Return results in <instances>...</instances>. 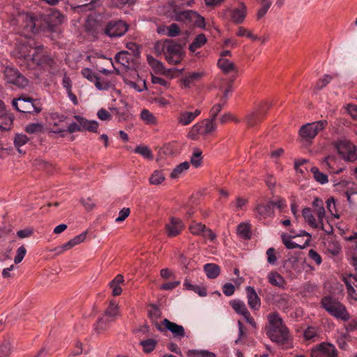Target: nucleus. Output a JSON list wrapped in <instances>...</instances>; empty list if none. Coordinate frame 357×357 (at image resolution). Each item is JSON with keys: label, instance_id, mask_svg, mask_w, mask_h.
Listing matches in <instances>:
<instances>
[{"label": "nucleus", "instance_id": "c85d7f7f", "mask_svg": "<svg viewBox=\"0 0 357 357\" xmlns=\"http://www.w3.org/2000/svg\"><path fill=\"white\" fill-rule=\"evenodd\" d=\"M124 282V278L122 275H117L109 284L112 289V295L114 296H119L122 293L121 284Z\"/></svg>", "mask_w": 357, "mask_h": 357}, {"label": "nucleus", "instance_id": "5fc2aeb1", "mask_svg": "<svg viewBox=\"0 0 357 357\" xmlns=\"http://www.w3.org/2000/svg\"><path fill=\"white\" fill-rule=\"evenodd\" d=\"M110 322L109 320H108L107 319H106V317H102L100 318L97 324H96V331L98 332V333H100L103 331H105L107 330L108 328H109V323Z\"/></svg>", "mask_w": 357, "mask_h": 357}, {"label": "nucleus", "instance_id": "39448f33", "mask_svg": "<svg viewBox=\"0 0 357 357\" xmlns=\"http://www.w3.org/2000/svg\"><path fill=\"white\" fill-rule=\"evenodd\" d=\"M33 63L48 71L50 74L55 75L58 72L56 62L49 55L43 52V47L38 46L31 58Z\"/></svg>", "mask_w": 357, "mask_h": 357}, {"label": "nucleus", "instance_id": "ddd939ff", "mask_svg": "<svg viewBox=\"0 0 357 357\" xmlns=\"http://www.w3.org/2000/svg\"><path fill=\"white\" fill-rule=\"evenodd\" d=\"M338 352L335 347L327 342H321L311 349V357H337Z\"/></svg>", "mask_w": 357, "mask_h": 357}, {"label": "nucleus", "instance_id": "5701e85b", "mask_svg": "<svg viewBox=\"0 0 357 357\" xmlns=\"http://www.w3.org/2000/svg\"><path fill=\"white\" fill-rule=\"evenodd\" d=\"M247 15V8L243 3H241L237 8L231 10V19L235 24H241Z\"/></svg>", "mask_w": 357, "mask_h": 357}, {"label": "nucleus", "instance_id": "a878e982", "mask_svg": "<svg viewBox=\"0 0 357 357\" xmlns=\"http://www.w3.org/2000/svg\"><path fill=\"white\" fill-rule=\"evenodd\" d=\"M312 204L314 208V211L319 220V222L321 223L324 222L326 214L323 200L321 198L315 197Z\"/></svg>", "mask_w": 357, "mask_h": 357}, {"label": "nucleus", "instance_id": "8fccbe9b", "mask_svg": "<svg viewBox=\"0 0 357 357\" xmlns=\"http://www.w3.org/2000/svg\"><path fill=\"white\" fill-rule=\"evenodd\" d=\"M167 40L158 41L154 45V52L158 56L165 55L166 47L167 46Z\"/></svg>", "mask_w": 357, "mask_h": 357}, {"label": "nucleus", "instance_id": "09e8293b", "mask_svg": "<svg viewBox=\"0 0 357 357\" xmlns=\"http://www.w3.org/2000/svg\"><path fill=\"white\" fill-rule=\"evenodd\" d=\"M205 227L206 226L201 222H192L189 229L192 234L201 236Z\"/></svg>", "mask_w": 357, "mask_h": 357}, {"label": "nucleus", "instance_id": "7c9ffc66", "mask_svg": "<svg viewBox=\"0 0 357 357\" xmlns=\"http://www.w3.org/2000/svg\"><path fill=\"white\" fill-rule=\"evenodd\" d=\"M336 162L337 159L335 158V156L328 155L324 159L322 165L324 167L328 168L331 172L334 174H339L340 172H342V169L340 167H335V165L336 164Z\"/></svg>", "mask_w": 357, "mask_h": 357}, {"label": "nucleus", "instance_id": "ea45409f", "mask_svg": "<svg viewBox=\"0 0 357 357\" xmlns=\"http://www.w3.org/2000/svg\"><path fill=\"white\" fill-rule=\"evenodd\" d=\"M311 172L313 174V177L316 181L320 184H326L328 182V176L319 171L317 167H312L310 169Z\"/></svg>", "mask_w": 357, "mask_h": 357}, {"label": "nucleus", "instance_id": "4c0bfd02", "mask_svg": "<svg viewBox=\"0 0 357 357\" xmlns=\"http://www.w3.org/2000/svg\"><path fill=\"white\" fill-rule=\"evenodd\" d=\"M190 167V163L187 161L181 162L177 165L171 172L170 177L172 178H178L184 172L187 171Z\"/></svg>", "mask_w": 357, "mask_h": 357}, {"label": "nucleus", "instance_id": "cd10ccee", "mask_svg": "<svg viewBox=\"0 0 357 357\" xmlns=\"http://www.w3.org/2000/svg\"><path fill=\"white\" fill-rule=\"evenodd\" d=\"M268 282L275 287L283 288L285 284L284 278L276 271H271L267 276Z\"/></svg>", "mask_w": 357, "mask_h": 357}, {"label": "nucleus", "instance_id": "9d476101", "mask_svg": "<svg viewBox=\"0 0 357 357\" xmlns=\"http://www.w3.org/2000/svg\"><path fill=\"white\" fill-rule=\"evenodd\" d=\"M165 58L169 64L179 63L183 59L182 46L173 40H167Z\"/></svg>", "mask_w": 357, "mask_h": 357}, {"label": "nucleus", "instance_id": "de8ad7c7", "mask_svg": "<svg viewBox=\"0 0 357 357\" xmlns=\"http://www.w3.org/2000/svg\"><path fill=\"white\" fill-rule=\"evenodd\" d=\"M189 23L193 24L199 28H204L205 26L204 18L196 11L194 12L192 17H190V21Z\"/></svg>", "mask_w": 357, "mask_h": 357}, {"label": "nucleus", "instance_id": "37998d69", "mask_svg": "<svg viewBox=\"0 0 357 357\" xmlns=\"http://www.w3.org/2000/svg\"><path fill=\"white\" fill-rule=\"evenodd\" d=\"M188 356L192 357H216V355L207 350H189Z\"/></svg>", "mask_w": 357, "mask_h": 357}, {"label": "nucleus", "instance_id": "c9c22d12", "mask_svg": "<svg viewBox=\"0 0 357 357\" xmlns=\"http://www.w3.org/2000/svg\"><path fill=\"white\" fill-rule=\"evenodd\" d=\"M206 41L207 40L204 34L200 33L197 35L189 46L190 51L195 52L197 50L204 46Z\"/></svg>", "mask_w": 357, "mask_h": 357}, {"label": "nucleus", "instance_id": "f704fd0d", "mask_svg": "<svg viewBox=\"0 0 357 357\" xmlns=\"http://www.w3.org/2000/svg\"><path fill=\"white\" fill-rule=\"evenodd\" d=\"M338 77L337 73H333L332 75L326 74L321 77L317 82L314 86L316 90L323 89L327 84H328L333 79Z\"/></svg>", "mask_w": 357, "mask_h": 357}, {"label": "nucleus", "instance_id": "13d9d810", "mask_svg": "<svg viewBox=\"0 0 357 357\" xmlns=\"http://www.w3.org/2000/svg\"><path fill=\"white\" fill-rule=\"evenodd\" d=\"M238 36H247L248 38L256 40L258 39V37L255 35H253L249 30L246 29L243 26H240L238 29V31L236 33Z\"/></svg>", "mask_w": 357, "mask_h": 357}, {"label": "nucleus", "instance_id": "4468645a", "mask_svg": "<svg viewBox=\"0 0 357 357\" xmlns=\"http://www.w3.org/2000/svg\"><path fill=\"white\" fill-rule=\"evenodd\" d=\"M128 24L122 20H112L109 22L105 29V33L110 38L121 37L128 31Z\"/></svg>", "mask_w": 357, "mask_h": 357}, {"label": "nucleus", "instance_id": "f3484780", "mask_svg": "<svg viewBox=\"0 0 357 357\" xmlns=\"http://www.w3.org/2000/svg\"><path fill=\"white\" fill-rule=\"evenodd\" d=\"M201 109H196L194 112L181 111L176 117L177 123L182 126L190 125L194 120L199 116Z\"/></svg>", "mask_w": 357, "mask_h": 357}, {"label": "nucleus", "instance_id": "dca6fc26", "mask_svg": "<svg viewBox=\"0 0 357 357\" xmlns=\"http://www.w3.org/2000/svg\"><path fill=\"white\" fill-rule=\"evenodd\" d=\"M270 107L268 102L260 103L257 107L249 114L246 117L247 123L249 126H254L259 123Z\"/></svg>", "mask_w": 357, "mask_h": 357}, {"label": "nucleus", "instance_id": "423d86ee", "mask_svg": "<svg viewBox=\"0 0 357 357\" xmlns=\"http://www.w3.org/2000/svg\"><path fill=\"white\" fill-rule=\"evenodd\" d=\"M12 105L17 111L22 113L38 114L41 111L39 102L26 95H22L18 98L13 99Z\"/></svg>", "mask_w": 357, "mask_h": 357}, {"label": "nucleus", "instance_id": "4d7b16f0", "mask_svg": "<svg viewBox=\"0 0 357 357\" xmlns=\"http://www.w3.org/2000/svg\"><path fill=\"white\" fill-rule=\"evenodd\" d=\"M141 119L147 123H154L155 121V116L148 110L143 109L140 114Z\"/></svg>", "mask_w": 357, "mask_h": 357}, {"label": "nucleus", "instance_id": "58836bf2", "mask_svg": "<svg viewBox=\"0 0 357 357\" xmlns=\"http://www.w3.org/2000/svg\"><path fill=\"white\" fill-rule=\"evenodd\" d=\"M158 341L153 338H149L147 340H144L140 342L139 344L142 347L143 351L146 354H149L152 352L156 345H157Z\"/></svg>", "mask_w": 357, "mask_h": 357}, {"label": "nucleus", "instance_id": "20e7f679", "mask_svg": "<svg viewBox=\"0 0 357 357\" xmlns=\"http://www.w3.org/2000/svg\"><path fill=\"white\" fill-rule=\"evenodd\" d=\"M20 19L24 33L27 36L40 30H43V24H45V22L41 18L40 13H25L20 16Z\"/></svg>", "mask_w": 357, "mask_h": 357}, {"label": "nucleus", "instance_id": "412c9836", "mask_svg": "<svg viewBox=\"0 0 357 357\" xmlns=\"http://www.w3.org/2000/svg\"><path fill=\"white\" fill-rule=\"evenodd\" d=\"M248 304L250 308L254 311L258 310L261 307V299L255 288L251 286L245 287Z\"/></svg>", "mask_w": 357, "mask_h": 357}, {"label": "nucleus", "instance_id": "603ef678", "mask_svg": "<svg viewBox=\"0 0 357 357\" xmlns=\"http://www.w3.org/2000/svg\"><path fill=\"white\" fill-rule=\"evenodd\" d=\"M29 138L24 134H17L15 135L14 139V144L17 147L18 151L22 152L20 147L27 143Z\"/></svg>", "mask_w": 357, "mask_h": 357}, {"label": "nucleus", "instance_id": "0e129e2a", "mask_svg": "<svg viewBox=\"0 0 357 357\" xmlns=\"http://www.w3.org/2000/svg\"><path fill=\"white\" fill-rule=\"evenodd\" d=\"M11 352V346L9 342H4L0 345V357H8Z\"/></svg>", "mask_w": 357, "mask_h": 357}, {"label": "nucleus", "instance_id": "c756f323", "mask_svg": "<svg viewBox=\"0 0 357 357\" xmlns=\"http://www.w3.org/2000/svg\"><path fill=\"white\" fill-rule=\"evenodd\" d=\"M204 76L203 72H192L186 75L182 82L185 87H189L192 83L201 79Z\"/></svg>", "mask_w": 357, "mask_h": 357}, {"label": "nucleus", "instance_id": "69168bd1", "mask_svg": "<svg viewBox=\"0 0 357 357\" xmlns=\"http://www.w3.org/2000/svg\"><path fill=\"white\" fill-rule=\"evenodd\" d=\"M180 33V29L176 24H172L167 28V35L169 37H175Z\"/></svg>", "mask_w": 357, "mask_h": 357}, {"label": "nucleus", "instance_id": "0eeeda50", "mask_svg": "<svg viewBox=\"0 0 357 357\" xmlns=\"http://www.w3.org/2000/svg\"><path fill=\"white\" fill-rule=\"evenodd\" d=\"M216 130L215 121L206 119L195 124L188 132L187 137L192 140H197L200 135L207 136Z\"/></svg>", "mask_w": 357, "mask_h": 357}, {"label": "nucleus", "instance_id": "2eb2a0df", "mask_svg": "<svg viewBox=\"0 0 357 357\" xmlns=\"http://www.w3.org/2000/svg\"><path fill=\"white\" fill-rule=\"evenodd\" d=\"M229 305L237 314L243 316L245 321L250 324L252 327L254 328H257V324L251 316L245 303L243 301L239 299H234L229 301Z\"/></svg>", "mask_w": 357, "mask_h": 357}, {"label": "nucleus", "instance_id": "774afa93", "mask_svg": "<svg viewBox=\"0 0 357 357\" xmlns=\"http://www.w3.org/2000/svg\"><path fill=\"white\" fill-rule=\"evenodd\" d=\"M344 238L347 241L351 243V248L357 253V232H354Z\"/></svg>", "mask_w": 357, "mask_h": 357}, {"label": "nucleus", "instance_id": "79ce46f5", "mask_svg": "<svg viewBox=\"0 0 357 357\" xmlns=\"http://www.w3.org/2000/svg\"><path fill=\"white\" fill-rule=\"evenodd\" d=\"M342 280L346 284L347 289H357V275L349 274L344 275Z\"/></svg>", "mask_w": 357, "mask_h": 357}, {"label": "nucleus", "instance_id": "4be33fe9", "mask_svg": "<svg viewBox=\"0 0 357 357\" xmlns=\"http://www.w3.org/2000/svg\"><path fill=\"white\" fill-rule=\"evenodd\" d=\"M302 215L305 219V220L308 223V225L313 228H319L327 233H330L332 231L331 228V231H327L324 227V222L321 223L319 222V219H315L314 215L312 213V211L310 208L306 207L304 208L302 211Z\"/></svg>", "mask_w": 357, "mask_h": 357}, {"label": "nucleus", "instance_id": "7ed1b4c3", "mask_svg": "<svg viewBox=\"0 0 357 357\" xmlns=\"http://www.w3.org/2000/svg\"><path fill=\"white\" fill-rule=\"evenodd\" d=\"M291 235L282 234L281 236L283 244L287 249H303L309 245L311 241V235L303 230L299 233L291 231Z\"/></svg>", "mask_w": 357, "mask_h": 357}, {"label": "nucleus", "instance_id": "f03ea898", "mask_svg": "<svg viewBox=\"0 0 357 357\" xmlns=\"http://www.w3.org/2000/svg\"><path fill=\"white\" fill-rule=\"evenodd\" d=\"M321 305L333 317L347 321L351 316L346 307L331 296H325L321 301Z\"/></svg>", "mask_w": 357, "mask_h": 357}, {"label": "nucleus", "instance_id": "6e6552de", "mask_svg": "<svg viewBox=\"0 0 357 357\" xmlns=\"http://www.w3.org/2000/svg\"><path fill=\"white\" fill-rule=\"evenodd\" d=\"M335 146L345 161L353 162L357 160V148L351 142L346 139L339 140Z\"/></svg>", "mask_w": 357, "mask_h": 357}, {"label": "nucleus", "instance_id": "f257e3e1", "mask_svg": "<svg viewBox=\"0 0 357 357\" xmlns=\"http://www.w3.org/2000/svg\"><path fill=\"white\" fill-rule=\"evenodd\" d=\"M270 328L268 335L272 341L284 344L289 337V331L284 325L282 319L278 313L268 315Z\"/></svg>", "mask_w": 357, "mask_h": 357}, {"label": "nucleus", "instance_id": "a18cd8bd", "mask_svg": "<svg viewBox=\"0 0 357 357\" xmlns=\"http://www.w3.org/2000/svg\"><path fill=\"white\" fill-rule=\"evenodd\" d=\"M134 152L142 155L146 159H152L153 154L151 149L146 146H137Z\"/></svg>", "mask_w": 357, "mask_h": 357}, {"label": "nucleus", "instance_id": "bf43d9fd", "mask_svg": "<svg viewBox=\"0 0 357 357\" xmlns=\"http://www.w3.org/2000/svg\"><path fill=\"white\" fill-rule=\"evenodd\" d=\"M82 75L84 77L87 79L88 80L94 82L95 80H97V75L95 74L90 68H84L81 71Z\"/></svg>", "mask_w": 357, "mask_h": 357}, {"label": "nucleus", "instance_id": "6ab92c4d", "mask_svg": "<svg viewBox=\"0 0 357 357\" xmlns=\"http://www.w3.org/2000/svg\"><path fill=\"white\" fill-rule=\"evenodd\" d=\"M273 213V202L259 204L255 208V217L260 220L272 217Z\"/></svg>", "mask_w": 357, "mask_h": 357}, {"label": "nucleus", "instance_id": "3c124183", "mask_svg": "<svg viewBox=\"0 0 357 357\" xmlns=\"http://www.w3.org/2000/svg\"><path fill=\"white\" fill-rule=\"evenodd\" d=\"M147 61L149 64L156 71L163 70L164 66L162 63L155 59L153 56L151 55L147 56Z\"/></svg>", "mask_w": 357, "mask_h": 357}, {"label": "nucleus", "instance_id": "49530a36", "mask_svg": "<svg viewBox=\"0 0 357 357\" xmlns=\"http://www.w3.org/2000/svg\"><path fill=\"white\" fill-rule=\"evenodd\" d=\"M304 337L306 340H313L318 337V330L313 326L307 327L303 333Z\"/></svg>", "mask_w": 357, "mask_h": 357}, {"label": "nucleus", "instance_id": "72a5a7b5", "mask_svg": "<svg viewBox=\"0 0 357 357\" xmlns=\"http://www.w3.org/2000/svg\"><path fill=\"white\" fill-rule=\"evenodd\" d=\"M237 234L244 238L250 239L251 238V227L249 223L242 222L237 226Z\"/></svg>", "mask_w": 357, "mask_h": 357}, {"label": "nucleus", "instance_id": "e433bc0d", "mask_svg": "<svg viewBox=\"0 0 357 357\" xmlns=\"http://www.w3.org/2000/svg\"><path fill=\"white\" fill-rule=\"evenodd\" d=\"M351 341V336L348 333H340L337 337V343L339 348L346 350L348 342Z\"/></svg>", "mask_w": 357, "mask_h": 357}, {"label": "nucleus", "instance_id": "1a4fd4ad", "mask_svg": "<svg viewBox=\"0 0 357 357\" xmlns=\"http://www.w3.org/2000/svg\"><path fill=\"white\" fill-rule=\"evenodd\" d=\"M327 125L328 121L326 120L306 123L301 127L299 135L306 140L312 139L320 131L324 130Z\"/></svg>", "mask_w": 357, "mask_h": 357}, {"label": "nucleus", "instance_id": "a19ab883", "mask_svg": "<svg viewBox=\"0 0 357 357\" xmlns=\"http://www.w3.org/2000/svg\"><path fill=\"white\" fill-rule=\"evenodd\" d=\"M202 151L200 149L197 148L194 149L193 153L190 157V163L194 167L197 168L201 166L202 162Z\"/></svg>", "mask_w": 357, "mask_h": 357}, {"label": "nucleus", "instance_id": "9b49d317", "mask_svg": "<svg viewBox=\"0 0 357 357\" xmlns=\"http://www.w3.org/2000/svg\"><path fill=\"white\" fill-rule=\"evenodd\" d=\"M41 18L45 22L43 24V30H48L50 31H56V27L63 22V15L57 10H52L47 15L41 13Z\"/></svg>", "mask_w": 357, "mask_h": 357}, {"label": "nucleus", "instance_id": "b1692460", "mask_svg": "<svg viewBox=\"0 0 357 357\" xmlns=\"http://www.w3.org/2000/svg\"><path fill=\"white\" fill-rule=\"evenodd\" d=\"M74 118L79 123L81 131L85 130L93 132H97L99 123L96 121H89L79 115L74 116Z\"/></svg>", "mask_w": 357, "mask_h": 357}, {"label": "nucleus", "instance_id": "aec40b11", "mask_svg": "<svg viewBox=\"0 0 357 357\" xmlns=\"http://www.w3.org/2000/svg\"><path fill=\"white\" fill-rule=\"evenodd\" d=\"M161 326L170 331L175 338L181 339L185 336V329L183 326L172 322L167 319H165L162 321Z\"/></svg>", "mask_w": 357, "mask_h": 357}, {"label": "nucleus", "instance_id": "a211bd4d", "mask_svg": "<svg viewBox=\"0 0 357 357\" xmlns=\"http://www.w3.org/2000/svg\"><path fill=\"white\" fill-rule=\"evenodd\" d=\"M166 233L169 237L178 236L183 229V224L181 219L172 217L169 222L165 225Z\"/></svg>", "mask_w": 357, "mask_h": 357}, {"label": "nucleus", "instance_id": "bb28decb", "mask_svg": "<svg viewBox=\"0 0 357 357\" xmlns=\"http://www.w3.org/2000/svg\"><path fill=\"white\" fill-rule=\"evenodd\" d=\"M194 12L192 10H181L180 8L175 7L174 9V19L178 22L189 23Z\"/></svg>", "mask_w": 357, "mask_h": 357}, {"label": "nucleus", "instance_id": "680f3d73", "mask_svg": "<svg viewBox=\"0 0 357 357\" xmlns=\"http://www.w3.org/2000/svg\"><path fill=\"white\" fill-rule=\"evenodd\" d=\"M225 104L222 102L221 103H217L213 105V107L210 110V118L213 121H215L218 114L222 110V107Z\"/></svg>", "mask_w": 357, "mask_h": 357}, {"label": "nucleus", "instance_id": "f8f14e48", "mask_svg": "<svg viewBox=\"0 0 357 357\" xmlns=\"http://www.w3.org/2000/svg\"><path fill=\"white\" fill-rule=\"evenodd\" d=\"M3 73L8 83L12 84L18 88H24L27 86L28 80L17 69L6 67Z\"/></svg>", "mask_w": 357, "mask_h": 357}, {"label": "nucleus", "instance_id": "e2e57ef3", "mask_svg": "<svg viewBox=\"0 0 357 357\" xmlns=\"http://www.w3.org/2000/svg\"><path fill=\"white\" fill-rule=\"evenodd\" d=\"M26 253V250L24 245L20 246L19 248H17L16 251V255L14 258V261L15 264L20 263L24 257H25Z\"/></svg>", "mask_w": 357, "mask_h": 357}, {"label": "nucleus", "instance_id": "473e14b6", "mask_svg": "<svg viewBox=\"0 0 357 357\" xmlns=\"http://www.w3.org/2000/svg\"><path fill=\"white\" fill-rule=\"evenodd\" d=\"M119 315V305L116 302L111 301L103 317H106L110 321H113Z\"/></svg>", "mask_w": 357, "mask_h": 357}, {"label": "nucleus", "instance_id": "2f4dec72", "mask_svg": "<svg viewBox=\"0 0 357 357\" xmlns=\"http://www.w3.org/2000/svg\"><path fill=\"white\" fill-rule=\"evenodd\" d=\"M204 271L209 279H215L220 275V268L215 264H206L204 266Z\"/></svg>", "mask_w": 357, "mask_h": 357}, {"label": "nucleus", "instance_id": "338daca9", "mask_svg": "<svg viewBox=\"0 0 357 357\" xmlns=\"http://www.w3.org/2000/svg\"><path fill=\"white\" fill-rule=\"evenodd\" d=\"M128 55L127 52H121L116 54L115 59L123 66H126L128 63Z\"/></svg>", "mask_w": 357, "mask_h": 357}, {"label": "nucleus", "instance_id": "c03bdc74", "mask_svg": "<svg viewBox=\"0 0 357 357\" xmlns=\"http://www.w3.org/2000/svg\"><path fill=\"white\" fill-rule=\"evenodd\" d=\"M165 176L162 171L155 170L149 178L150 183L159 185L165 181Z\"/></svg>", "mask_w": 357, "mask_h": 357}, {"label": "nucleus", "instance_id": "052dcab7", "mask_svg": "<svg viewBox=\"0 0 357 357\" xmlns=\"http://www.w3.org/2000/svg\"><path fill=\"white\" fill-rule=\"evenodd\" d=\"M42 130L43 126L40 123H30L25 128L26 132L29 134L40 132Z\"/></svg>", "mask_w": 357, "mask_h": 357}, {"label": "nucleus", "instance_id": "6e6d98bb", "mask_svg": "<svg viewBox=\"0 0 357 357\" xmlns=\"http://www.w3.org/2000/svg\"><path fill=\"white\" fill-rule=\"evenodd\" d=\"M93 83L96 87L99 90H107L112 86L110 82L105 79H101L98 77H97V80H95Z\"/></svg>", "mask_w": 357, "mask_h": 357}, {"label": "nucleus", "instance_id": "864d4df0", "mask_svg": "<svg viewBox=\"0 0 357 357\" xmlns=\"http://www.w3.org/2000/svg\"><path fill=\"white\" fill-rule=\"evenodd\" d=\"M261 7L257 12V19L262 18L268 12L271 6L270 0H261Z\"/></svg>", "mask_w": 357, "mask_h": 357}, {"label": "nucleus", "instance_id": "393cba45", "mask_svg": "<svg viewBox=\"0 0 357 357\" xmlns=\"http://www.w3.org/2000/svg\"><path fill=\"white\" fill-rule=\"evenodd\" d=\"M217 65L218 68L225 74H229L233 72H238L236 66L231 61L226 58H220L218 60Z\"/></svg>", "mask_w": 357, "mask_h": 357}]
</instances>
